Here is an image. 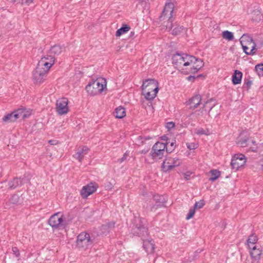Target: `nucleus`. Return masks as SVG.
<instances>
[{
    "mask_svg": "<svg viewBox=\"0 0 263 263\" xmlns=\"http://www.w3.org/2000/svg\"><path fill=\"white\" fill-rule=\"evenodd\" d=\"M259 19L260 20V17L261 16V15L260 13H259Z\"/></svg>",
    "mask_w": 263,
    "mask_h": 263,
    "instance_id": "338daca9",
    "label": "nucleus"
},
{
    "mask_svg": "<svg viewBox=\"0 0 263 263\" xmlns=\"http://www.w3.org/2000/svg\"><path fill=\"white\" fill-rule=\"evenodd\" d=\"M166 152H165V151H161L158 149H153V148H152L150 156L153 159H161L164 156Z\"/></svg>",
    "mask_w": 263,
    "mask_h": 263,
    "instance_id": "412c9836",
    "label": "nucleus"
},
{
    "mask_svg": "<svg viewBox=\"0 0 263 263\" xmlns=\"http://www.w3.org/2000/svg\"><path fill=\"white\" fill-rule=\"evenodd\" d=\"M167 198L164 195H154L153 198V201L155 202V203L151 207V210L157 209L159 207L163 206Z\"/></svg>",
    "mask_w": 263,
    "mask_h": 263,
    "instance_id": "ddd939ff",
    "label": "nucleus"
},
{
    "mask_svg": "<svg viewBox=\"0 0 263 263\" xmlns=\"http://www.w3.org/2000/svg\"><path fill=\"white\" fill-rule=\"evenodd\" d=\"M130 27L128 25L124 24L120 28L117 30L116 35L117 36H120L121 35L127 32L130 30Z\"/></svg>",
    "mask_w": 263,
    "mask_h": 263,
    "instance_id": "c756f323",
    "label": "nucleus"
},
{
    "mask_svg": "<svg viewBox=\"0 0 263 263\" xmlns=\"http://www.w3.org/2000/svg\"><path fill=\"white\" fill-rule=\"evenodd\" d=\"M25 111V110L24 109H18L13 111V116H15L16 120L19 118H22Z\"/></svg>",
    "mask_w": 263,
    "mask_h": 263,
    "instance_id": "58836bf2",
    "label": "nucleus"
},
{
    "mask_svg": "<svg viewBox=\"0 0 263 263\" xmlns=\"http://www.w3.org/2000/svg\"><path fill=\"white\" fill-rule=\"evenodd\" d=\"M33 0H25V3L27 5H29L33 3Z\"/></svg>",
    "mask_w": 263,
    "mask_h": 263,
    "instance_id": "6e6d98bb",
    "label": "nucleus"
},
{
    "mask_svg": "<svg viewBox=\"0 0 263 263\" xmlns=\"http://www.w3.org/2000/svg\"><path fill=\"white\" fill-rule=\"evenodd\" d=\"M12 3H23L24 0H10Z\"/></svg>",
    "mask_w": 263,
    "mask_h": 263,
    "instance_id": "bf43d9fd",
    "label": "nucleus"
},
{
    "mask_svg": "<svg viewBox=\"0 0 263 263\" xmlns=\"http://www.w3.org/2000/svg\"><path fill=\"white\" fill-rule=\"evenodd\" d=\"M184 177H185L186 180H189V178H190V175H186V174H184Z\"/></svg>",
    "mask_w": 263,
    "mask_h": 263,
    "instance_id": "0e129e2a",
    "label": "nucleus"
},
{
    "mask_svg": "<svg viewBox=\"0 0 263 263\" xmlns=\"http://www.w3.org/2000/svg\"><path fill=\"white\" fill-rule=\"evenodd\" d=\"M127 154L125 153L124 154L123 156L118 160V161L120 163L123 162L127 158Z\"/></svg>",
    "mask_w": 263,
    "mask_h": 263,
    "instance_id": "5fc2aeb1",
    "label": "nucleus"
},
{
    "mask_svg": "<svg viewBox=\"0 0 263 263\" xmlns=\"http://www.w3.org/2000/svg\"><path fill=\"white\" fill-rule=\"evenodd\" d=\"M48 72L36 67L33 72V80L36 84L43 83L46 80Z\"/></svg>",
    "mask_w": 263,
    "mask_h": 263,
    "instance_id": "9d476101",
    "label": "nucleus"
},
{
    "mask_svg": "<svg viewBox=\"0 0 263 263\" xmlns=\"http://www.w3.org/2000/svg\"><path fill=\"white\" fill-rule=\"evenodd\" d=\"M143 240V247L147 253H153L155 249V245L152 239L144 238Z\"/></svg>",
    "mask_w": 263,
    "mask_h": 263,
    "instance_id": "dca6fc26",
    "label": "nucleus"
},
{
    "mask_svg": "<svg viewBox=\"0 0 263 263\" xmlns=\"http://www.w3.org/2000/svg\"><path fill=\"white\" fill-rule=\"evenodd\" d=\"M9 201L12 204H18L20 201V198L18 195L14 194L10 197Z\"/></svg>",
    "mask_w": 263,
    "mask_h": 263,
    "instance_id": "4c0bfd02",
    "label": "nucleus"
},
{
    "mask_svg": "<svg viewBox=\"0 0 263 263\" xmlns=\"http://www.w3.org/2000/svg\"><path fill=\"white\" fill-rule=\"evenodd\" d=\"M161 139L162 140L166 141V142H168V137L166 135H163L161 137Z\"/></svg>",
    "mask_w": 263,
    "mask_h": 263,
    "instance_id": "4d7b16f0",
    "label": "nucleus"
},
{
    "mask_svg": "<svg viewBox=\"0 0 263 263\" xmlns=\"http://www.w3.org/2000/svg\"><path fill=\"white\" fill-rule=\"evenodd\" d=\"M195 61L191 63L193 65L191 67L190 72L195 73L198 72L204 65V62L201 59L194 57Z\"/></svg>",
    "mask_w": 263,
    "mask_h": 263,
    "instance_id": "f3484780",
    "label": "nucleus"
},
{
    "mask_svg": "<svg viewBox=\"0 0 263 263\" xmlns=\"http://www.w3.org/2000/svg\"><path fill=\"white\" fill-rule=\"evenodd\" d=\"M28 117H29V115L27 114V112H26V111H25L24 112V113L23 114V116H22V118H21V119H25V118H28Z\"/></svg>",
    "mask_w": 263,
    "mask_h": 263,
    "instance_id": "13d9d810",
    "label": "nucleus"
},
{
    "mask_svg": "<svg viewBox=\"0 0 263 263\" xmlns=\"http://www.w3.org/2000/svg\"><path fill=\"white\" fill-rule=\"evenodd\" d=\"M42 58H45L46 61L52 63V66L54 64L55 58L52 55H46Z\"/></svg>",
    "mask_w": 263,
    "mask_h": 263,
    "instance_id": "79ce46f5",
    "label": "nucleus"
},
{
    "mask_svg": "<svg viewBox=\"0 0 263 263\" xmlns=\"http://www.w3.org/2000/svg\"><path fill=\"white\" fill-rule=\"evenodd\" d=\"M115 223L113 221L103 224L100 228L102 234H106L115 228Z\"/></svg>",
    "mask_w": 263,
    "mask_h": 263,
    "instance_id": "b1692460",
    "label": "nucleus"
},
{
    "mask_svg": "<svg viewBox=\"0 0 263 263\" xmlns=\"http://www.w3.org/2000/svg\"><path fill=\"white\" fill-rule=\"evenodd\" d=\"M211 177L209 180L211 181H214L218 179L220 176V172L217 170H212L210 172Z\"/></svg>",
    "mask_w": 263,
    "mask_h": 263,
    "instance_id": "72a5a7b5",
    "label": "nucleus"
},
{
    "mask_svg": "<svg viewBox=\"0 0 263 263\" xmlns=\"http://www.w3.org/2000/svg\"><path fill=\"white\" fill-rule=\"evenodd\" d=\"M222 37L228 41H232L234 39L233 33L228 30L224 31L222 32Z\"/></svg>",
    "mask_w": 263,
    "mask_h": 263,
    "instance_id": "c9c22d12",
    "label": "nucleus"
},
{
    "mask_svg": "<svg viewBox=\"0 0 263 263\" xmlns=\"http://www.w3.org/2000/svg\"><path fill=\"white\" fill-rule=\"evenodd\" d=\"M181 160L177 158L166 157L162 164V168L165 172H169L174 167L179 166Z\"/></svg>",
    "mask_w": 263,
    "mask_h": 263,
    "instance_id": "423d86ee",
    "label": "nucleus"
},
{
    "mask_svg": "<svg viewBox=\"0 0 263 263\" xmlns=\"http://www.w3.org/2000/svg\"><path fill=\"white\" fill-rule=\"evenodd\" d=\"M263 43H262L261 45L258 47V48H261L262 46Z\"/></svg>",
    "mask_w": 263,
    "mask_h": 263,
    "instance_id": "69168bd1",
    "label": "nucleus"
},
{
    "mask_svg": "<svg viewBox=\"0 0 263 263\" xmlns=\"http://www.w3.org/2000/svg\"><path fill=\"white\" fill-rule=\"evenodd\" d=\"M195 79V76H190L188 77V78H187V79L189 81L194 80Z\"/></svg>",
    "mask_w": 263,
    "mask_h": 263,
    "instance_id": "680f3d73",
    "label": "nucleus"
},
{
    "mask_svg": "<svg viewBox=\"0 0 263 263\" xmlns=\"http://www.w3.org/2000/svg\"><path fill=\"white\" fill-rule=\"evenodd\" d=\"M258 240V238L254 234H252L249 237L247 240L248 246L249 248H252L253 246H256L255 243Z\"/></svg>",
    "mask_w": 263,
    "mask_h": 263,
    "instance_id": "7c9ffc66",
    "label": "nucleus"
},
{
    "mask_svg": "<svg viewBox=\"0 0 263 263\" xmlns=\"http://www.w3.org/2000/svg\"><path fill=\"white\" fill-rule=\"evenodd\" d=\"M142 94L144 96L145 98L147 100H153L157 96L156 91L152 92L146 90H142Z\"/></svg>",
    "mask_w": 263,
    "mask_h": 263,
    "instance_id": "2f4dec72",
    "label": "nucleus"
},
{
    "mask_svg": "<svg viewBox=\"0 0 263 263\" xmlns=\"http://www.w3.org/2000/svg\"><path fill=\"white\" fill-rule=\"evenodd\" d=\"M63 215L59 213H57L50 217L48 220V223L52 228H58L63 225Z\"/></svg>",
    "mask_w": 263,
    "mask_h": 263,
    "instance_id": "9b49d317",
    "label": "nucleus"
},
{
    "mask_svg": "<svg viewBox=\"0 0 263 263\" xmlns=\"http://www.w3.org/2000/svg\"><path fill=\"white\" fill-rule=\"evenodd\" d=\"M201 101V96L200 95H196L189 99L187 104L191 109H194L198 107Z\"/></svg>",
    "mask_w": 263,
    "mask_h": 263,
    "instance_id": "4468645a",
    "label": "nucleus"
},
{
    "mask_svg": "<svg viewBox=\"0 0 263 263\" xmlns=\"http://www.w3.org/2000/svg\"><path fill=\"white\" fill-rule=\"evenodd\" d=\"M68 104V100L66 98L59 99L57 101L55 109L59 115L66 114L69 111Z\"/></svg>",
    "mask_w": 263,
    "mask_h": 263,
    "instance_id": "0eeeda50",
    "label": "nucleus"
},
{
    "mask_svg": "<svg viewBox=\"0 0 263 263\" xmlns=\"http://www.w3.org/2000/svg\"><path fill=\"white\" fill-rule=\"evenodd\" d=\"M195 212V210L194 209H190L189 212V213L186 217V219H190L192 218Z\"/></svg>",
    "mask_w": 263,
    "mask_h": 263,
    "instance_id": "de8ad7c7",
    "label": "nucleus"
},
{
    "mask_svg": "<svg viewBox=\"0 0 263 263\" xmlns=\"http://www.w3.org/2000/svg\"><path fill=\"white\" fill-rule=\"evenodd\" d=\"M148 149H143L140 152V153L141 154H146L147 152H148Z\"/></svg>",
    "mask_w": 263,
    "mask_h": 263,
    "instance_id": "e2e57ef3",
    "label": "nucleus"
},
{
    "mask_svg": "<svg viewBox=\"0 0 263 263\" xmlns=\"http://www.w3.org/2000/svg\"><path fill=\"white\" fill-rule=\"evenodd\" d=\"M51 66L52 63L46 61L45 58H42L40 61H39L36 67L48 72Z\"/></svg>",
    "mask_w": 263,
    "mask_h": 263,
    "instance_id": "4be33fe9",
    "label": "nucleus"
},
{
    "mask_svg": "<svg viewBox=\"0 0 263 263\" xmlns=\"http://www.w3.org/2000/svg\"><path fill=\"white\" fill-rule=\"evenodd\" d=\"M169 142L162 143L160 142H156L153 146V149H158L161 151H165L166 152V145L168 144Z\"/></svg>",
    "mask_w": 263,
    "mask_h": 263,
    "instance_id": "473e14b6",
    "label": "nucleus"
},
{
    "mask_svg": "<svg viewBox=\"0 0 263 263\" xmlns=\"http://www.w3.org/2000/svg\"><path fill=\"white\" fill-rule=\"evenodd\" d=\"M250 249V255L253 261L257 262L260 259V255L262 253V250L260 248H257L256 246H253L252 248H249Z\"/></svg>",
    "mask_w": 263,
    "mask_h": 263,
    "instance_id": "2eb2a0df",
    "label": "nucleus"
},
{
    "mask_svg": "<svg viewBox=\"0 0 263 263\" xmlns=\"http://www.w3.org/2000/svg\"><path fill=\"white\" fill-rule=\"evenodd\" d=\"M205 204L204 201L203 200H201L199 201L196 202L194 204V209H201Z\"/></svg>",
    "mask_w": 263,
    "mask_h": 263,
    "instance_id": "37998d69",
    "label": "nucleus"
},
{
    "mask_svg": "<svg viewBox=\"0 0 263 263\" xmlns=\"http://www.w3.org/2000/svg\"><path fill=\"white\" fill-rule=\"evenodd\" d=\"M175 126V124L172 122H167L166 123V127L168 129H171Z\"/></svg>",
    "mask_w": 263,
    "mask_h": 263,
    "instance_id": "3c124183",
    "label": "nucleus"
},
{
    "mask_svg": "<svg viewBox=\"0 0 263 263\" xmlns=\"http://www.w3.org/2000/svg\"><path fill=\"white\" fill-rule=\"evenodd\" d=\"M92 243V240L87 232H83L77 236L76 246L79 250H86L91 247Z\"/></svg>",
    "mask_w": 263,
    "mask_h": 263,
    "instance_id": "39448f33",
    "label": "nucleus"
},
{
    "mask_svg": "<svg viewBox=\"0 0 263 263\" xmlns=\"http://www.w3.org/2000/svg\"><path fill=\"white\" fill-rule=\"evenodd\" d=\"M62 51V47L58 45L52 46L50 49L49 53L53 55H59Z\"/></svg>",
    "mask_w": 263,
    "mask_h": 263,
    "instance_id": "cd10ccee",
    "label": "nucleus"
},
{
    "mask_svg": "<svg viewBox=\"0 0 263 263\" xmlns=\"http://www.w3.org/2000/svg\"><path fill=\"white\" fill-rule=\"evenodd\" d=\"M252 84V81L250 80V78H245L244 79V86H245L248 89H249L251 87V86Z\"/></svg>",
    "mask_w": 263,
    "mask_h": 263,
    "instance_id": "49530a36",
    "label": "nucleus"
},
{
    "mask_svg": "<svg viewBox=\"0 0 263 263\" xmlns=\"http://www.w3.org/2000/svg\"><path fill=\"white\" fill-rule=\"evenodd\" d=\"M12 251L16 257H18L20 256V251L17 247H12Z\"/></svg>",
    "mask_w": 263,
    "mask_h": 263,
    "instance_id": "8fccbe9b",
    "label": "nucleus"
},
{
    "mask_svg": "<svg viewBox=\"0 0 263 263\" xmlns=\"http://www.w3.org/2000/svg\"><path fill=\"white\" fill-rule=\"evenodd\" d=\"M246 162V158L243 154H237L234 156L231 160L232 168L238 170L240 167L243 166Z\"/></svg>",
    "mask_w": 263,
    "mask_h": 263,
    "instance_id": "6e6552de",
    "label": "nucleus"
},
{
    "mask_svg": "<svg viewBox=\"0 0 263 263\" xmlns=\"http://www.w3.org/2000/svg\"><path fill=\"white\" fill-rule=\"evenodd\" d=\"M251 142L252 144H253L255 146L253 147H250V149L252 152H256L257 151V146L256 142L254 140H251Z\"/></svg>",
    "mask_w": 263,
    "mask_h": 263,
    "instance_id": "864d4df0",
    "label": "nucleus"
},
{
    "mask_svg": "<svg viewBox=\"0 0 263 263\" xmlns=\"http://www.w3.org/2000/svg\"><path fill=\"white\" fill-rule=\"evenodd\" d=\"M174 11V6L172 3L166 4L161 15L159 17L160 22L167 20L166 23L163 22V25L166 27V29L170 30L173 28L172 15Z\"/></svg>",
    "mask_w": 263,
    "mask_h": 263,
    "instance_id": "f03ea898",
    "label": "nucleus"
},
{
    "mask_svg": "<svg viewBox=\"0 0 263 263\" xmlns=\"http://www.w3.org/2000/svg\"><path fill=\"white\" fill-rule=\"evenodd\" d=\"M139 138L140 139V140H141V144L142 145L144 144V141H145L146 140H149L150 139V138L149 137H141V136L139 137Z\"/></svg>",
    "mask_w": 263,
    "mask_h": 263,
    "instance_id": "603ef678",
    "label": "nucleus"
},
{
    "mask_svg": "<svg viewBox=\"0 0 263 263\" xmlns=\"http://www.w3.org/2000/svg\"><path fill=\"white\" fill-rule=\"evenodd\" d=\"M168 142V144L166 145V153H171L176 147L175 140L174 142Z\"/></svg>",
    "mask_w": 263,
    "mask_h": 263,
    "instance_id": "e433bc0d",
    "label": "nucleus"
},
{
    "mask_svg": "<svg viewBox=\"0 0 263 263\" xmlns=\"http://www.w3.org/2000/svg\"><path fill=\"white\" fill-rule=\"evenodd\" d=\"M185 28L182 26H178L173 29L172 34L174 35H178L182 32Z\"/></svg>",
    "mask_w": 263,
    "mask_h": 263,
    "instance_id": "ea45409f",
    "label": "nucleus"
},
{
    "mask_svg": "<svg viewBox=\"0 0 263 263\" xmlns=\"http://www.w3.org/2000/svg\"><path fill=\"white\" fill-rule=\"evenodd\" d=\"M49 143L51 144V145H55L57 144V142L55 140H49Z\"/></svg>",
    "mask_w": 263,
    "mask_h": 263,
    "instance_id": "052dcab7",
    "label": "nucleus"
},
{
    "mask_svg": "<svg viewBox=\"0 0 263 263\" xmlns=\"http://www.w3.org/2000/svg\"><path fill=\"white\" fill-rule=\"evenodd\" d=\"M240 42L241 45H245L246 44L248 45L256 44L253 38L250 35L247 34H244L242 35Z\"/></svg>",
    "mask_w": 263,
    "mask_h": 263,
    "instance_id": "a878e982",
    "label": "nucleus"
},
{
    "mask_svg": "<svg viewBox=\"0 0 263 263\" xmlns=\"http://www.w3.org/2000/svg\"><path fill=\"white\" fill-rule=\"evenodd\" d=\"M255 70L259 75L263 76V64L257 65L255 66Z\"/></svg>",
    "mask_w": 263,
    "mask_h": 263,
    "instance_id": "c03bdc74",
    "label": "nucleus"
},
{
    "mask_svg": "<svg viewBox=\"0 0 263 263\" xmlns=\"http://www.w3.org/2000/svg\"><path fill=\"white\" fill-rule=\"evenodd\" d=\"M87 92L91 96L102 93L107 90L106 81L105 79H98L89 83L85 88Z\"/></svg>",
    "mask_w": 263,
    "mask_h": 263,
    "instance_id": "f257e3e1",
    "label": "nucleus"
},
{
    "mask_svg": "<svg viewBox=\"0 0 263 263\" xmlns=\"http://www.w3.org/2000/svg\"><path fill=\"white\" fill-rule=\"evenodd\" d=\"M13 112L4 116L3 118V121L5 122H11L16 120L15 116H13Z\"/></svg>",
    "mask_w": 263,
    "mask_h": 263,
    "instance_id": "f704fd0d",
    "label": "nucleus"
},
{
    "mask_svg": "<svg viewBox=\"0 0 263 263\" xmlns=\"http://www.w3.org/2000/svg\"><path fill=\"white\" fill-rule=\"evenodd\" d=\"M196 115L197 116H208V111L205 110L203 108L196 111Z\"/></svg>",
    "mask_w": 263,
    "mask_h": 263,
    "instance_id": "a18cd8bd",
    "label": "nucleus"
},
{
    "mask_svg": "<svg viewBox=\"0 0 263 263\" xmlns=\"http://www.w3.org/2000/svg\"><path fill=\"white\" fill-rule=\"evenodd\" d=\"M114 115L116 118L122 119L126 116L125 109L122 106H119L115 109Z\"/></svg>",
    "mask_w": 263,
    "mask_h": 263,
    "instance_id": "393cba45",
    "label": "nucleus"
},
{
    "mask_svg": "<svg viewBox=\"0 0 263 263\" xmlns=\"http://www.w3.org/2000/svg\"><path fill=\"white\" fill-rule=\"evenodd\" d=\"M243 51L248 55H253L255 53L256 47L257 45L256 44H253L248 45H241Z\"/></svg>",
    "mask_w": 263,
    "mask_h": 263,
    "instance_id": "aec40b11",
    "label": "nucleus"
},
{
    "mask_svg": "<svg viewBox=\"0 0 263 263\" xmlns=\"http://www.w3.org/2000/svg\"><path fill=\"white\" fill-rule=\"evenodd\" d=\"M209 130L208 129H204L202 128H200L196 130V134L198 135H209Z\"/></svg>",
    "mask_w": 263,
    "mask_h": 263,
    "instance_id": "a19ab883",
    "label": "nucleus"
},
{
    "mask_svg": "<svg viewBox=\"0 0 263 263\" xmlns=\"http://www.w3.org/2000/svg\"><path fill=\"white\" fill-rule=\"evenodd\" d=\"M242 77V73L241 71L238 70H235L232 77L233 84L234 85L240 84L241 82Z\"/></svg>",
    "mask_w": 263,
    "mask_h": 263,
    "instance_id": "5701e85b",
    "label": "nucleus"
},
{
    "mask_svg": "<svg viewBox=\"0 0 263 263\" xmlns=\"http://www.w3.org/2000/svg\"><path fill=\"white\" fill-rule=\"evenodd\" d=\"M143 220L141 218L136 219L137 223L134 224L132 228V233L134 235L140 237L142 239L148 235L147 228L144 226Z\"/></svg>",
    "mask_w": 263,
    "mask_h": 263,
    "instance_id": "20e7f679",
    "label": "nucleus"
},
{
    "mask_svg": "<svg viewBox=\"0 0 263 263\" xmlns=\"http://www.w3.org/2000/svg\"><path fill=\"white\" fill-rule=\"evenodd\" d=\"M89 148L86 146H80L77 153L73 155V157L78 159L80 162H81L85 155L88 154Z\"/></svg>",
    "mask_w": 263,
    "mask_h": 263,
    "instance_id": "a211bd4d",
    "label": "nucleus"
},
{
    "mask_svg": "<svg viewBox=\"0 0 263 263\" xmlns=\"http://www.w3.org/2000/svg\"><path fill=\"white\" fill-rule=\"evenodd\" d=\"M249 139L248 137H243L242 135H241L238 139L237 143L241 147H245L249 145Z\"/></svg>",
    "mask_w": 263,
    "mask_h": 263,
    "instance_id": "c85d7f7f",
    "label": "nucleus"
},
{
    "mask_svg": "<svg viewBox=\"0 0 263 263\" xmlns=\"http://www.w3.org/2000/svg\"><path fill=\"white\" fill-rule=\"evenodd\" d=\"M24 178H14L12 180L10 181L8 183L9 187L10 189L13 190L17 187L21 186L24 183Z\"/></svg>",
    "mask_w": 263,
    "mask_h": 263,
    "instance_id": "6ab92c4d",
    "label": "nucleus"
},
{
    "mask_svg": "<svg viewBox=\"0 0 263 263\" xmlns=\"http://www.w3.org/2000/svg\"><path fill=\"white\" fill-rule=\"evenodd\" d=\"M195 61L194 56L190 55L186 53L180 54L177 52L172 57V63L177 67L181 65L187 66Z\"/></svg>",
    "mask_w": 263,
    "mask_h": 263,
    "instance_id": "7ed1b4c3",
    "label": "nucleus"
},
{
    "mask_svg": "<svg viewBox=\"0 0 263 263\" xmlns=\"http://www.w3.org/2000/svg\"><path fill=\"white\" fill-rule=\"evenodd\" d=\"M186 146L190 149H195L197 148V144L195 143H187Z\"/></svg>",
    "mask_w": 263,
    "mask_h": 263,
    "instance_id": "09e8293b",
    "label": "nucleus"
},
{
    "mask_svg": "<svg viewBox=\"0 0 263 263\" xmlns=\"http://www.w3.org/2000/svg\"><path fill=\"white\" fill-rule=\"evenodd\" d=\"M97 187V184L92 182L84 186L81 191L82 197L84 199L86 198L88 196L95 192Z\"/></svg>",
    "mask_w": 263,
    "mask_h": 263,
    "instance_id": "f8f14e48",
    "label": "nucleus"
},
{
    "mask_svg": "<svg viewBox=\"0 0 263 263\" xmlns=\"http://www.w3.org/2000/svg\"><path fill=\"white\" fill-rule=\"evenodd\" d=\"M212 99H210L204 103L202 108L206 111H208V117H210V112L212 109L215 106V104L212 103Z\"/></svg>",
    "mask_w": 263,
    "mask_h": 263,
    "instance_id": "bb28decb",
    "label": "nucleus"
},
{
    "mask_svg": "<svg viewBox=\"0 0 263 263\" xmlns=\"http://www.w3.org/2000/svg\"><path fill=\"white\" fill-rule=\"evenodd\" d=\"M158 85V82L154 79H147L143 82L141 89L142 90H146L152 92L156 91V93H157L159 89Z\"/></svg>",
    "mask_w": 263,
    "mask_h": 263,
    "instance_id": "1a4fd4ad",
    "label": "nucleus"
}]
</instances>
